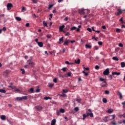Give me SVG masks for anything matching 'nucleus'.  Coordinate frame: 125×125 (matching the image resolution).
Returning <instances> with one entry per match:
<instances>
[{"instance_id": "nucleus-1", "label": "nucleus", "mask_w": 125, "mask_h": 125, "mask_svg": "<svg viewBox=\"0 0 125 125\" xmlns=\"http://www.w3.org/2000/svg\"><path fill=\"white\" fill-rule=\"evenodd\" d=\"M123 13H125V9H118L117 13H115V15L117 16H120L121 14H123Z\"/></svg>"}, {"instance_id": "nucleus-2", "label": "nucleus", "mask_w": 125, "mask_h": 125, "mask_svg": "<svg viewBox=\"0 0 125 125\" xmlns=\"http://www.w3.org/2000/svg\"><path fill=\"white\" fill-rule=\"evenodd\" d=\"M85 11H87V13H89V12H90V11L88 10H84L83 9H81L79 10V13L80 14H83H83H85Z\"/></svg>"}, {"instance_id": "nucleus-3", "label": "nucleus", "mask_w": 125, "mask_h": 125, "mask_svg": "<svg viewBox=\"0 0 125 125\" xmlns=\"http://www.w3.org/2000/svg\"><path fill=\"white\" fill-rule=\"evenodd\" d=\"M27 64H28L31 67H33L34 66V62H32V60H28L27 62Z\"/></svg>"}, {"instance_id": "nucleus-4", "label": "nucleus", "mask_w": 125, "mask_h": 125, "mask_svg": "<svg viewBox=\"0 0 125 125\" xmlns=\"http://www.w3.org/2000/svg\"><path fill=\"white\" fill-rule=\"evenodd\" d=\"M103 74L104 76H109V74H110V70H109V68H106V70L104 71Z\"/></svg>"}, {"instance_id": "nucleus-5", "label": "nucleus", "mask_w": 125, "mask_h": 125, "mask_svg": "<svg viewBox=\"0 0 125 125\" xmlns=\"http://www.w3.org/2000/svg\"><path fill=\"white\" fill-rule=\"evenodd\" d=\"M35 108L37 110V111H42V110L43 108L42 105H37L35 106Z\"/></svg>"}, {"instance_id": "nucleus-6", "label": "nucleus", "mask_w": 125, "mask_h": 125, "mask_svg": "<svg viewBox=\"0 0 125 125\" xmlns=\"http://www.w3.org/2000/svg\"><path fill=\"white\" fill-rule=\"evenodd\" d=\"M13 6V5L12 4V3H8L7 4V8L8 10H10V9H11V8H12Z\"/></svg>"}, {"instance_id": "nucleus-7", "label": "nucleus", "mask_w": 125, "mask_h": 125, "mask_svg": "<svg viewBox=\"0 0 125 125\" xmlns=\"http://www.w3.org/2000/svg\"><path fill=\"white\" fill-rule=\"evenodd\" d=\"M116 118V115H111L110 116H108V121H112V120H114Z\"/></svg>"}, {"instance_id": "nucleus-8", "label": "nucleus", "mask_w": 125, "mask_h": 125, "mask_svg": "<svg viewBox=\"0 0 125 125\" xmlns=\"http://www.w3.org/2000/svg\"><path fill=\"white\" fill-rule=\"evenodd\" d=\"M63 39H64V37H62L59 39V42H58L59 44H62V43H63V42H64Z\"/></svg>"}, {"instance_id": "nucleus-9", "label": "nucleus", "mask_w": 125, "mask_h": 125, "mask_svg": "<svg viewBox=\"0 0 125 125\" xmlns=\"http://www.w3.org/2000/svg\"><path fill=\"white\" fill-rule=\"evenodd\" d=\"M8 74H9V70H7L3 72V75L5 77H7V75H8Z\"/></svg>"}, {"instance_id": "nucleus-10", "label": "nucleus", "mask_w": 125, "mask_h": 125, "mask_svg": "<svg viewBox=\"0 0 125 125\" xmlns=\"http://www.w3.org/2000/svg\"><path fill=\"white\" fill-rule=\"evenodd\" d=\"M70 40H66L64 41V42L63 43V45H68V43H69Z\"/></svg>"}, {"instance_id": "nucleus-11", "label": "nucleus", "mask_w": 125, "mask_h": 125, "mask_svg": "<svg viewBox=\"0 0 125 125\" xmlns=\"http://www.w3.org/2000/svg\"><path fill=\"white\" fill-rule=\"evenodd\" d=\"M103 120L104 122V123H107V122H109L108 116H105L104 118H103Z\"/></svg>"}, {"instance_id": "nucleus-12", "label": "nucleus", "mask_w": 125, "mask_h": 125, "mask_svg": "<svg viewBox=\"0 0 125 125\" xmlns=\"http://www.w3.org/2000/svg\"><path fill=\"white\" fill-rule=\"evenodd\" d=\"M64 28H65V25H62L60 26L59 30H60V32H63V29Z\"/></svg>"}, {"instance_id": "nucleus-13", "label": "nucleus", "mask_w": 125, "mask_h": 125, "mask_svg": "<svg viewBox=\"0 0 125 125\" xmlns=\"http://www.w3.org/2000/svg\"><path fill=\"white\" fill-rule=\"evenodd\" d=\"M55 124H56V119H54L51 121V125H55Z\"/></svg>"}, {"instance_id": "nucleus-14", "label": "nucleus", "mask_w": 125, "mask_h": 125, "mask_svg": "<svg viewBox=\"0 0 125 125\" xmlns=\"http://www.w3.org/2000/svg\"><path fill=\"white\" fill-rule=\"evenodd\" d=\"M112 75H113V76L114 75H116V76H120V75H121V73L113 72H112Z\"/></svg>"}, {"instance_id": "nucleus-15", "label": "nucleus", "mask_w": 125, "mask_h": 125, "mask_svg": "<svg viewBox=\"0 0 125 125\" xmlns=\"http://www.w3.org/2000/svg\"><path fill=\"white\" fill-rule=\"evenodd\" d=\"M38 44L40 47H42L43 46V43L42 42H39L38 43Z\"/></svg>"}, {"instance_id": "nucleus-16", "label": "nucleus", "mask_w": 125, "mask_h": 125, "mask_svg": "<svg viewBox=\"0 0 125 125\" xmlns=\"http://www.w3.org/2000/svg\"><path fill=\"white\" fill-rule=\"evenodd\" d=\"M42 23H43V25L44 27H48L47 23H46V22H45V21H42Z\"/></svg>"}, {"instance_id": "nucleus-17", "label": "nucleus", "mask_w": 125, "mask_h": 125, "mask_svg": "<svg viewBox=\"0 0 125 125\" xmlns=\"http://www.w3.org/2000/svg\"><path fill=\"white\" fill-rule=\"evenodd\" d=\"M118 94L119 95V98H120V99H123V95L122 94V93L120 92H118Z\"/></svg>"}, {"instance_id": "nucleus-18", "label": "nucleus", "mask_w": 125, "mask_h": 125, "mask_svg": "<svg viewBox=\"0 0 125 125\" xmlns=\"http://www.w3.org/2000/svg\"><path fill=\"white\" fill-rule=\"evenodd\" d=\"M21 99L22 100H27V99H28V96H26L21 97Z\"/></svg>"}, {"instance_id": "nucleus-19", "label": "nucleus", "mask_w": 125, "mask_h": 125, "mask_svg": "<svg viewBox=\"0 0 125 125\" xmlns=\"http://www.w3.org/2000/svg\"><path fill=\"white\" fill-rule=\"evenodd\" d=\"M16 100L18 101H22V97H17L16 98Z\"/></svg>"}, {"instance_id": "nucleus-20", "label": "nucleus", "mask_w": 125, "mask_h": 125, "mask_svg": "<svg viewBox=\"0 0 125 125\" xmlns=\"http://www.w3.org/2000/svg\"><path fill=\"white\" fill-rule=\"evenodd\" d=\"M121 67L122 68H125V62H122L121 63Z\"/></svg>"}, {"instance_id": "nucleus-21", "label": "nucleus", "mask_w": 125, "mask_h": 125, "mask_svg": "<svg viewBox=\"0 0 125 125\" xmlns=\"http://www.w3.org/2000/svg\"><path fill=\"white\" fill-rule=\"evenodd\" d=\"M1 119L3 120V121H5V119H6V117L5 115H2L1 116Z\"/></svg>"}, {"instance_id": "nucleus-22", "label": "nucleus", "mask_w": 125, "mask_h": 125, "mask_svg": "<svg viewBox=\"0 0 125 125\" xmlns=\"http://www.w3.org/2000/svg\"><path fill=\"white\" fill-rule=\"evenodd\" d=\"M77 27L76 26H73L72 27L70 28V30L71 31H74V30H77Z\"/></svg>"}, {"instance_id": "nucleus-23", "label": "nucleus", "mask_w": 125, "mask_h": 125, "mask_svg": "<svg viewBox=\"0 0 125 125\" xmlns=\"http://www.w3.org/2000/svg\"><path fill=\"white\" fill-rule=\"evenodd\" d=\"M0 92H1V93H5L6 91L4 89H0Z\"/></svg>"}, {"instance_id": "nucleus-24", "label": "nucleus", "mask_w": 125, "mask_h": 125, "mask_svg": "<svg viewBox=\"0 0 125 125\" xmlns=\"http://www.w3.org/2000/svg\"><path fill=\"white\" fill-rule=\"evenodd\" d=\"M75 62L76 64H80V63H81V60L78 59V60H77V61L75 60Z\"/></svg>"}, {"instance_id": "nucleus-25", "label": "nucleus", "mask_w": 125, "mask_h": 125, "mask_svg": "<svg viewBox=\"0 0 125 125\" xmlns=\"http://www.w3.org/2000/svg\"><path fill=\"white\" fill-rule=\"evenodd\" d=\"M82 72L84 74L85 77H87V76H88V72L86 73L84 71H83Z\"/></svg>"}, {"instance_id": "nucleus-26", "label": "nucleus", "mask_w": 125, "mask_h": 125, "mask_svg": "<svg viewBox=\"0 0 125 125\" xmlns=\"http://www.w3.org/2000/svg\"><path fill=\"white\" fill-rule=\"evenodd\" d=\"M107 113H108L109 114H111V113H113V109H109L107 110Z\"/></svg>"}, {"instance_id": "nucleus-27", "label": "nucleus", "mask_w": 125, "mask_h": 125, "mask_svg": "<svg viewBox=\"0 0 125 125\" xmlns=\"http://www.w3.org/2000/svg\"><path fill=\"white\" fill-rule=\"evenodd\" d=\"M104 84H103V83H102V84H101V85H102V86L103 87H104L106 86V81H104Z\"/></svg>"}, {"instance_id": "nucleus-28", "label": "nucleus", "mask_w": 125, "mask_h": 125, "mask_svg": "<svg viewBox=\"0 0 125 125\" xmlns=\"http://www.w3.org/2000/svg\"><path fill=\"white\" fill-rule=\"evenodd\" d=\"M16 20H17V21H21V20H22V19H21V18L20 17H16Z\"/></svg>"}, {"instance_id": "nucleus-29", "label": "nucleus", "mask_w": 125, "mask_h": 125, "mask_svg": "<svg viewBox=\"0 0 125 125\" xmlns=\"http://www.w3.org/2000/svg\"><path fill=\"white\" fill-rule=\"evenodd\" d=\"M82 28V25H79L78 26V28L77 29V32H80L81 31V29H80V28Z\"/></svg>"}, {"instance_id": "nucleus-30", "label": "nucleus", "mask_w": 125, "mask_h": 125, "mask_svg": "<svg viewBox=\"0 0 125 125\" xmlns=\"http://www.w3.org/2000/svg\"><path fill=\"white\" fill-rule=\"evenodd\" d=\"M29 92H32V93H34V88H31L28 90Z\"/></svg>"}, {"instance_id": "nucleus-31", "label": "nucleus", "mask_w": 125, "mask_h": 125, "mask_svg": "<svg viewBox=\"0 0 125 125\" xmlns=\"http://www.w3.org/2000/svg\"><path fill=\"white\" fill-rule=\"evenodd\" d=\"M113 60H116V61H119V59L117 57H113L112 58Z\"/></svg>"}, {"instance_id": "nucleus-32", "label": "nucleus", "mask_w": 125, "mask_h": 125, "mask_svg": "<svg viewBox=\"0 0 125 125\" xmlns=\"http://www.w3.org/2000/svg\"><path fill=\"white\" fill-rule=\"evenodd\" d=\"M60 112L62 113H65V110L63 108H61L60 109Z\"/></svg>"}, {"instance_id": "nucleus-33", "label": "nucleus", "mask_w": 125, "mask_h": 125, "mask_svg": "<svg viewBox=\"0 0 125 125\" xmlns=\"http://www.w3.org/2000/svg\"><path fill=\"white\" fill-rule=\"evenodd\" d=\"M103 102L104 103H107V99L105 98H103Z\"/></svg>"}, {"instance_id": "nucleus-34", "label": "nucleus", "mask_w": 125, "mask_h": 125, "mask_svg": "<svg viewBox=\"0 0 125 125\" xmlns=\"http://www.w3.org/2000/svg\"><path fill=\"white\" fill-rule=\"evenodd\" d=\"M85 46H86V48H91L92 47L91 45H88V44H86Z\"/></svg>"}, {"instance_id": "nucleus-35", "label": "nucleus", "mask_w": 125, "mask_h": 125, "mask_svg": "<svg viewBox=\"0 0 125 125\" xmlns=\"http://www.w3.org/2000/svg\"><path fill=\"white\" fill-rule=\"evenodd\" d=\"M44 99L45 100H48V99L51 100V98L50 97H45L44 98Z\"/></svg>"}, {"instance_id": "nucleus-36", "label": "nucleus", "mask_w": 125, "mask_h": 125, "mask_svg": "<svg viewBox=\"0 0 125 125\" xmlns=\"http://www.w3.org/2000/svg\"><path fill=\"white\" fill-rule=\"evenodd\" d=\"M68 90H65V89H63L62 90V92L63 93H67V92H68Z\"/></svg>"}, {"instance_id": "nucleus-37", "label": "nucleus", "mask_w": 125, "mask_h": 125, "mask_svg": "<svg viewBox=\"0 0 125 125\" xmlns=\"http://www.w3.org/2000/svg\"><path fill=\"white\" fill-rule=\"evenodd\" d=\"M119 117H120V118H122V117H123V118H124L125 119V113H124V114H122V115H120L119 116Z\"/></svg>"}, {"instance_id": "nucleus-38", "label": "nucleus", "mask_w": 125, "mask_h": 125, "mask_svg": "<svg viewBox=\"0 0 125 125\" xmlns=\"http://www.w3.org/2000/svg\"><path fill=\"white\" fill-rule=\"evenodd\" d=\"M60 111L57 110L56 111V114L57 115V116H60Z\"/></svg>"}, {"instance_id": "nucleus-39", "label": "nucleus", "mask_w": 125, "mask_h": 125, "mask_svg": "<svg viewBox=\"0 0 125 125\" xmlns=\"http://www.w3.org/2000/svg\"><path fill=\"white\" fill-rule=\"evenodd\" d=\"M79 110L80 109L78 107H76L74 108V111H75V112H78V111H79Z\"/></svg>"}, {"instance_id": "nucleus-40", "label": "nucleus", "mask_w": 125, "mask_h": 125, "mask_svg": "<svg viewBox=\"0 0 125 125\" xmlns=\"http://www.w3.org/2000/svg\"><path fill=\"white\" fill-rule=\"evenodd\" d=\"M83 121H84V120H85V118H86V117H87V116H86V115H85V114H83Z\"/></svg>"}, {"instance_id": "nucleus-41", "label": "nucleus", "mask_w": 125, "mask_h": 125, "mask_svg": "<svg viewBox=\"0 0 125 125\" xmlns=\"http://www.w3.org/2000/svg\"><path fill=\"white\" fill-rule=\"evenodd\" d=\"M76 101L78 102V103H81V102L82 101V99H77Z\"/></svg>"}, {"instance_id": "nucleus-42", "label": "nucleus", "mask_w": 125, "mask_h": 125, "mask_svg": "<svg viewBox=\"0 0 125 125\" xmlns=\"http://www.w3.org/2000/svg\"><path fill=\"white\" fill-rule=\"evenodd\" d=\"M100 68V67L99 66H98V65H96L95 67V69L96 70H99Z\"/></svg>"}, {"instance_id": "nucleus-43", "label": "nucleus", "mask_w": 125, "mask_h": 125, "mask_svg": "<svg viewBox=\"0 0 125 125\" xmlns=\"http://www.w3.org/2000/svg\"><path fill=\"white\" fill-rule=\"evenodd\" d=\"M84 71H89V67H83Z\"/></svg>"}, {"instance_id": "nucleus-44", "label": "nucleus", "mask_w": 125, "mask_h": 125, "mask_svg": "<svg viewBox=\"0 0 125 125\" xmlns=\"http://www.w3.org/2000/svg\"><path fill=\"white\" fill-rule=\"evenodd\" d=\"M21 71L22 74H23V75H24V74H25V69H21Z\"/></svg>"}, {"instance_id": "nucleus-45", "label": "nucleus", "mask_w": 125, "mask_h": 125, "mask_svg": "<svg viewBox=\"0 0 125 125\" xmlns=\"http://www.w3.org/2000/svg\"><path fill=\"white\" fill-rule=\"evenodd\" d=\"M71 75H72V73H71V72H68L67 73V77H71Z\"/></svg>"}, {"instance_id": "nucleus-46", "label": "nucleus", "mask_w": 125, "mask_h": 125, "mask_svg": "<svg viewBox=\"0 0 125 125\" xmlns=\"http://www.w3.org/2000/svg\"><path fill=\"white\" fill-rule=\"evenodd\" d=\"M98 43L99 45H102V44H103V42H98Z\"/></svg>"}, {"instance_id": "nucleus-47", "label": "nucleus", "mask_w": 125, "mask_h": 125, "mask_svg": "<svg viewBox=\"0 0 125 125\" xmlns=\"http://www.w3.org/2000/svg\"><path fill=\"white\" fill-rule=\"evenodd\" d=\"M71 35V34H70V32H67L65 34V36H70Z\"/></svg>"}, {"instance_id": "nucleus-48", "label": "nucleus", "mask_w": 125, "mask_h": 125, "mask_svg": "<svg viewBox=\"0 0 125 125\" xmlns=\"http://www.w3.org/2000/svg\"><path fill=\"white\" fill-rule=\"evenodd\" d=\"M89 116H90V118H93V113H92V112L90 113Z\"/></svg>"}, {"instance_id": "nucleus-49", "label": "nucleus", "mask_w": 125, "mask_h": 125, "mask_svg": "<svg viewBox=\"0 0 125 125\" xmlns=\"http://www.w3.org/2000/svg\"><path fill=\"white\" fill-rule=\"evenodd\" d=\"M94 48V49H95L96 50H98V49H99V48L98 47V46H95Z\"/></svg>"}, {"instance_id": "nucleus-50", "label": "nucleus", "mask_w": 125, "mask_h": 125, "mask_svg": "<svg viewBox=\"0 0 125 125\" xmlns=\"http://www.w3.org/2000/svg\"><path fill=\"white\" fill-rule=\"evenodd\" d=\"M119 46H120V47H124V44H123V43H120L119 44Z\"/></svg>"}, {"instance_id": "nucleus-51", "label": "nucleus", "mask_w": 125, "mask_h": 125, "mask_svg": "<svg viewBox=\"0 0 125 125\" xmlns=\"http://www.w3.org/2000/svg\"><path fill=\"white\" fill-rule=\"evenodd\" d=\"M33 3H38V0H31Z\"/></svg>"}, {"instance_id": "nucleus-52", "label": "nucleus", "mask_w": 125, "mask_h": 125, "mask_svg": "<svg viewBox=\"0 0 125 125\" xmlns=\"http://www.w3.org/2000/svg\"><path fill=\"white\" fill-rule=\"evenodd\" d=\"M120 32H121V29H120V28H117L116 33H120Z\"/></svg>"}, {"instance_id": "nucleus-53", "label": "nucleus", "mask_w": 125, "mask_h": 125, "mask_svg": "<svg viewBox=\"0 0 125 125\" xmlns=\"http://www.w3.org/2000/svg\"><path fill=\"white\" fill-rule=\"evenodd\" d=\"M53 87V84L49 83V87Z\"/></svg>"}, {"instance_id": "nucleus-54", "label": "nucleus", "mask_w": 125, "mask_h": 125, "mask_svg": "<svg viewBox=\"0 0 125 125\" xmlns=\"http://www.w3.org/2000/svg\"><path fill=\"white\" fill-rule=\"evenodd\" d=\"M67 69V68L66 67H63L62 69V71H63V72H66V69Z\"/></svg>"}, {"instance_id": "nucleus-55", "label": "nucleus", "mask_w": 125, "mask_h": 125, "mask_svg": "<svg viewBox=\"0 0 125 125\" xmlns=\"http://www.w3.org/2000/svg\"><path fill=\"white\" fill-rule=\"evenodd\" d=\"M87 31H88L89 32H90V33H91L92 32V30H91V28H88L87 29Z\"/></svg>"}, {"instance_id": "nucleus-56", "label": "nucleus", "mask_w": 125, "mask_h": 125, "mask_svg": "<svg viewBox=\"0 0 125 125\" xmlns=\"http://www.w3.org/2000/svg\"><path fill=\"white\" fill-rule=\"evenodd\" d=\"M105 94H110V92L108 90H105Z\"/></svg>"}, {"instance_id": "nucleus-57", "label": "nucleus", "mask_w": 125, "mask_h": 125, "mask_svg": "<svg viewBox=\"0 0 125 125\" xmlns=\"http://www.w3.org/2000/svg\"><path fill=\"white\" fill-rule=\"evenodd\" d=\"M26 11V8L25 7H22L21 9V11Z\"/></svg>"}, {"instance_id": "nucleus-58", "label": "nucleus", "mask_w": 125, "mask_h": 125, "mask_svg": "<svg viewBox=\"0 0 125 125\" xmlns=\"http://www.w3.org/2000/svg\"><path fill=\"white\" fill-rule=\"evenodd\" d=\"M53 82H54V83H57V78H55V79L53 80Z\"/></svg>"}, {"instance_id": "nucleus-59", "label": "nucleus", "mask_w": 125, "mask_h": 125, "mask_svg": "<svg viewBox=\"0 0 125 125\" xmlns=\"http://www.w3.org/2000/svg\"><path fill=\"white\" fill-rule=\"evenodd\" d=\"M2 31H4V32H5V31H6V27H3V28L2 29Z\"/></svg>"}, {"instance_id": "nucleus-60", "label": "nucleus", "mask_w": 125, "mask_h": 125, "mask_svg": "<svg viewBox=\"0 0 125 125\" xmlns=\"http://www.w3.org/2000/svg\"><path fill=\"white\" fill-rule=\"evenodd\" d=\"M24 68H30V66L27 64L24 65Z\"/></svg>"}, {"instance_id": "nucleus-61", "label": "nucleus", "mask_w": 125, "mask_h": 125, "mask_svg": "<svg viewBox=\"0 0 125 125\" xmlns=\"http://www.w3.org/2000/svg\"><path fill=\"white\" fill-rule=\"evenodd\" d=\"M53 7V4L49 5L48 9H50V8H51Z\"/></svg>"}, {"instance_id": "nucleus-62", "label": "nucleus", "mask_w": 125, "mask_h": 125, "mask_svg": "<svg viewBox=\"0 0 125 125\" xmlns=\"http://www.w3.org/2000/svg\"><path fill=\"white\" fill-rule=\"evenodd\" d=\"M111 124H112V125H117V124H116V122H115V121H112V122H111Z\"/></svg>"}, {"instance_id": "nucleus-63", "label": "nucleus", "mask_w": 125, "mask_h": 125, "mask_svg": "<svg viewBox=\"0 0 125 125\" xmlns=\"http://www.w3.org/2000/svg\"><path fill=\"white\" fill-rule=\"evenodd\" d=\"M112 77H113V76H112V75H109V76H108V78H109V79H110V80H112Z\"/></svg>"}, {"instance_id": "nucleus-64", "label": "nucleus", "mask_w": 125, "mask_h": 125, "mask_svg": "<svg viewBox=\"0 0 125 125\" xmlns=\"http://www.w3.org/2000/svg\"><path fill=\"white\" fill-rule=\"evenodd\" d=\"M41 91V89H40L39 88L37 89L36 90V92H40Z\"/></svg>"}]
</instances>
